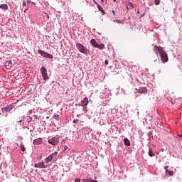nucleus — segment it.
Here are the masks:
<instances>
[{"mask_svg":"<svg viewBox=\"0 0 182 182\" xmlns=\"http://www.w3.org/2000/svg\"><path fill=\"white\" fill-rule=\"evenodd\" d=\"M23 6H26V2L25 1L23 2Z\"/></svg>","mask_w":182,"mask_h":182,"instance_id":"34","label":"nucleus"},{"mask_svg":"<svg viewBox=\"0 0 182 182\" xmlns=\"http://www.w3.org/2000/svg\"><path fill=\"white\" fill-rule=\"evenodd\" d=\"M75 182H80V178L75 179Z\"/></svg>","mask_w":182,"mask_h":182,"instance_id":"31","label":"nucleus"},{"mask_svg":"<svg viewBox=\"0 0 182 182\" xmlns=\"http://www.w3.org/2000/svg\"><path fill=\"white\" fill-rule=\"evenodd\" d=\"M114 1V2H116V0H113Z\"/></svg>","mask_w":182,"mask_h":182,"instance_id":"36","label":"nucleus"},{"mask_svg":"<svg viewBox=\"0 0 182 182\" xmlns=\"http://www.w3.org/2000/svg\"><path fill=\"white\" fill-rule=\"evenodd\" d=\"M82 107H83V110H84L85 113H87V108L85 106H83Z\"/></svg>","mask_w":182,"mask_h":182,"instance_id":"26","label":"nucleus"},{"mask_svg":"<svg viewBox=\"0 0 182 182\" xmlns=\"http://www.w3.org/2000/svg\"><path fill=\"white\" fill-rule=\"evenodd\" d=\"M112 14H113V16H116V11H114V10H112Z\"/></svg>","mask_w":182,"mask_h":182,"instance_id":"29","label":"nucleus"},{"mask_svg":"<svg viewBox=\"0 0 182 182\" xmlns=\"http://www.w3.org/2000/svg\"><path fill=\"white\" fill-rule=\"evenodd\" d=\"M105 65H109V61H108L107 60H106L105 61Z\"/></svg>","mask_w":182,"mask_h":182,"instance_id":"32","label":"nucleus"},{"mask_svg":"<svg viewBox=\"0 0 182 182\" xmlns=\"http://www.w3.org/2000/svg\"><path fill=\"white\" fill-rule=\"evenodd\" d=\"M88 182H97V181L95 180V179L90 178V179H88Z\"/></svg>","mask_w":182,"mask_h":182,"instance_id":"23","label":"nucleus"},{"mask_svg":"<svg viewBox=\"0 0 182 182\" xmlns=\"http://www.w3.org/2000/svg\"><path fill=\"white\" fill-rule=\"evenodd\" d=\"M97 48H98V49H100L101 50L105 49V44L102 43V44H98Z\"/></svg>","mask_w":182,"mask_h":182,"instance_id":"18","label":"nucleus"},{"mask_svg":"<svg viewBox=\"0 0 182 182\" xmlns=\"http://www.w3.org/2000/svg\"><path fill=\"white\" fill-rule=\"evenodd\" d=\"M73 123H75V124L79 123V119H75L73 121Z\"/></svg>","mask_w":182,"mask_h":182,"instance_id":"24","label":"nucleus"},{"mask_svg":"<svg viewBox=\"0 0 182 182\" xmlns=\"http://www.w3.org/2000/svg\"><path fill=\"white\" fill-rule=\"evenodd\" d=\"M20 149L22 151H25L26 150L25 146L23 144H21Z\"/></svg>","mask_w":182,"mask_h":182,"instance_id":"20","label":"nucleus"},{"mask_svg":"<svg viewBox=\"0 0 182 182\" xmlns=\"http://www.w3.org/2000/svg\"><path fill=\"white\" fill-rule=\"evenodd\" d=\"M76 48L81 53H84V55H87V49H86L85 46H83V45L80 43H77Z\"/></svg>","mask_w":182,"mask_h":182,"instance_id":"2","label":"nucleus"},{"mask_svg":"<svg viewBox=\"0 0 182 182\" xmlns=\"http://www.w3.org/2000/svg\"><path fill=\"white\" fill-rule=\"evenodd\" d=\"M11 65H12V60H7L4 63V66L6 68H9L11 66Z\"/></svg>","mask_w":182,"mask_h":182,"instance_id":"14","label":"nucleus"},{"mask_svg":"<svg viewBox=\"0 0 182 182\" xmlns=\"http://www.w3.org/2000/svg\"><path fill=\"white\" fill-rule=\"evenodd\" d=\"M40 71L43 77V80H48L49 79V76H48V70L45 68V67H42L40 69Z\"/></svg>","mask_w":182,"mask_h":182,"instance_id":"3","label":"nucleus"},{"mask_svg":"<svg viewBox=\"0 0 182 182\" xmlns=\"http://www.w3.org/2000/svg\"><path fill=\"white\" fill-rule=\"evenodd\" d=\"M28 4H31V0H27Z\"/></svg>","mask_w":182,"mask_h":182,"instance_id":"35","label":"nucleus"},{"mask_svg":"<svg viewBox=\"0 0 182 182\" xmlns=\"http://www.w3.org/2000/svg\"><path fill=\"white\" fill-rule=\"evenodd\" d=\"M149 156L150 157H153V156H154V153L153 152V149L151 148L149 149Z\"/></svg>","mask_w":182,"mask_h":182,"instance_id":"19","label":"nucleus"},{"mask_svg":"<svg viewBox=\"0 0 182 182\" xmlns=\"http://www.w3.org/2000/svg\"><path fill=\"white\" fill-rule=\"evenodd\" d=\"M34 166L38 168H46V167H48V165H45L43 162H39L35 164Z\"/></svg>","mask_w":182,"mask_h":182,"instance_id":"7","label":"nucleus"},{"mask_svg":"<svg viewBox=\"0 0 182 182\" xmlns=\"http://www.w3.org/2000/svg\"><path fill=\"white\" fill-rule=\"evenodd\" d=\"M56 156H58V152L53 153L45 159L46 163L47 164H49V163H50V161H52V160L53 159V157H56Z\"/></svg>","mask_w":182,"mask_h":182,"instance_id":"6","label":"nucleus"},{"mask_svg":"<svg viewBox=\"0 0 182 182\" xmlns=\"http://www.w3.org/2000/svg\"><path fill=\"white\" fill-rule=\"evenodd\" d=\"M0 9H5V10L8 9V4H4L0 5Z\"/></svg>","mask_w":182,"mask_h":182,"instance_id":"16","label":"nucleus"},{"mask_svg":"<svg viewBox=\"0 0 182 182\" xmlns=\"http://www.w3.org/2000/svg\"><path fill=\"white\" fill-rule=\"evenodd\" d=\"M63 147V151H66V150H68V146H62Z\"/></svg>","mask_w":182,"mask_h":182,"instance_id":"21","label":"nucleus"},{"mask_svg":"<svg viewBox=\"0 0 182 182\" xmlns=\"http://www.w3.org/2000/svg\"><path fill=\"white\" fill-rule=\"evenodd\" d=\"M127 5H128V6H132V9H134V6H133V3H129Z\"/></svg>","mask_w":182,"mask_h":182,"instance_id":"25","label":"nucleus"},{"mask_svg":"<svg viewBox=\"0 0 182 182\" xmlns=\"http://www.w3.org/2000/svg\"><path fill=\"white\" fill-rule=\"evenodd\" d=\"M49 144H52V146H58L59 144V138L53 137L48 140Z\"/></svg>","mask_w":182,"mask_h":182,"instance_id":"5","label":"nucleus"},{"mask_svg":"<svg viewBox=\"0 0 182 182\" xmlns=\"http://www.w3.org/2000/svg\"><path fill=\"white\" fill-rule=\"evenodd\" d=\"M164 168H165L166 171H168V170H167V168H168V166H165Z\"/></svg>","mask_w":182,"mask_h":182,"instance_id":"33","label":"nucleus"},{"mask_svg":"<svg viewBox=\"0 0 182 182\" xmlns=\"http://www.w3.org/2000/svg\"><path fill=\"white\" fill-rule=\"evenodd\" d=\"M43 141V140L42 139V138H38L33 140V144H34L35 146H39V144H42Z\"/></svg>","mask_w":182,"mask_h":182,"instance_id":"9","label":"nucleus"},{"mask_svg":"<svg viewBox=\"0 0 182 182\" xmlns=\"http://www.w3.org/2000/svg\"><path fill=\"white\" fill-rule=\"evenodd\" d=\"M82 105L81 106H86L87 105L89 104V100L87 99V97L84 98L82 101Z\"/></svg>","mask_w":182,"mask_h":182,"instance_id":"12","label":"nucleus"},{"mask_svg":"<svg viewBox=\"0 0 182 182\" xmlns=\"http://www.w3.org/2000/svg\"><path fill=\"white\" fill-rule=\"evenodd\" d=\"M154 51L155 52L156 55H160V53L163 52V48L155 46L154 47Z\"/></svg>","mask_w":182,"mask_h":182,"instance_id":"8","label":"nucleus"},{"mask_svg":"<svg viewBox=\"0 0 182 182\" xmlns=\"http://www.w3.org/2000/svg\"><path fill=\"white\" fill-rule=\"evenodd\" d=\"M82 182H89V179H82Z\"/></svg>","mask_w":182,"mask_h":182,"instance_id":"30","label":"nucleus"},{"mask_svg":"<svg viewBox=\"0 0 182 182\" xmlns=\"http://www.w3.org/2000/svg\"><path fill=\"white\" fill-rule=\"evenodd\" d=\"M12 109V105H7L5 107H3L1 109L3 113H6V112H11V110Z\"/></svg>","mask_w":182,"mask_h":182,"instance_id":"10","label":"nucleus"},{"mask_svg":"<svg viewBox=\"0 0 182 182\" xmlns=\"http://www.w3.org/2000/svg\"><path fill=\"white\" fill-rule=\"evenodd\" d=\"M137 92H139V93L144 95V93H147V88H146L145 87H141L139 88V90H137Z\"/></svg>","mask_w":182,"mask_h":182,"instance_id":"11","label":"nucleus"},{"mask_svg":"<svg viewBox=\"0 0 182 182\" xmlns=\"http://www.w3.org/2000/svg\"><path fill=\"white\" fill-rule=\"evenodd\" d=\"M90 43L94 46V48H97V42H96V40L92 39L90 41Z\"/></svg>","mask_w":182,"mask_h":182,"instance_id":"13","label":"nucleus"},{"mask_svg":"<svg viewBox=\"0 0 182 182\" xmlns=\"http://www.w3.org/2000/svg\"><path fill=\"white\" fill-rule=\"evenodd\" d=\"M168 173L169 176H173V174H174L173 171H168Z\"/></svg>","mask_w":182,"mask_h":182,"instance_id":"27","label":"nucleus"},{"mask_svg":"<svg viewBox=\"0 0 182 182\" xmlns=\"http://www.w3.org/2000/svg\"><path fill=\"white\" fill-rule=\"evenodd\" d=\"M38 53L41 55V56H43V58H47V59H53V55H50L48 53H45L42 50H38Z\"/></svg>","mask_w":182,"mask_h":182,"instance_id":"4","label":"nucleus"},{"mask_svg":"<svg viewBox=\"0 0 182 182\" xmlns=\"http://www.w3.org/2000/svg\"><path fill=\"white\" fill-rule=\"evenodd\" d=\"M159 56L163 63H166V62H168V57L167 56V53H166L165 50H163L162 51H161V53H159Z\"/></svg>","mask_w":182,"mask_h":182,"instance_id":"1","label":"nucleus"},{"mask_svg":"<svg viewBox=\"0 0 182 182\" xmlns=\"http://www.w3.org/2000/svg\"><path fill=\"white\" fill-rule=\"evenodd\" d=\"M124 144L125 146H130V141L127 138H125L124 139Z\"/></svg>","mask_w":182,"mask_h":182,"instance_id":"15","label":"nucleus"},{"mask_svg":"<svg viewBox=\"0 0 182 182\" xmlns=\"http://www.w3.org/2000/svg\"><path fill=\"white\" fill-rule=\"evenodd\" d=\"M155 5H159L160 4V0H154Z\"/></svg>","mask_w":182,"mask_h":182,"instance_id":"22","label":"nucleus"},{"mask_svg":"<svg viewBox=\"0 0 182 182\" xmlns=\"http://www.w3.org/2000/svg\"><path fill=\"white\" fill-rule=\"evenodd\" d=\"M127 9H129V6H127Z\"/></svg>","mask_w":182,"mask_h":182,"instance_id":"37","label":"nucleus"},{"mask_svg":"<svg viewBox=\"0 0 182 182\" xmlns=\"http://www.w3.org/2000/svg\"><path fill=\"white\" fill-rule=\"evenodd\" d=\"M97 8H98L99 11H100V12H102V14H106V13H105V10L102 7V6L97 4Z\"/></svg>","mask_w":182,"mask_h":182,"instance_id":"17","label":"nucleus"},{"mask_svg":"<svg viewBox=\"0 0 182 182\" xmlns=\"http://www.w3.org/2000/svg\"><path fill=\"white\" fill-rule=\"evenodd\" d=\"M114 22H117V23H122V21L120 20H114Z\"/></svg>","mask_w":182,"mask_h":182,"instance_id":"28","label":"nucleus"}]
</instances>
